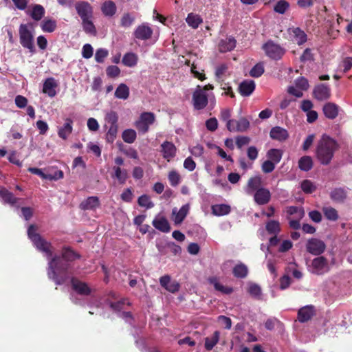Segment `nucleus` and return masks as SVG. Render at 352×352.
I'll return each mask as SVG.
<instances>
[{
	"label": "nucleus",
	"instance_id": "obj_55",
	"mask_svg": "<svg viewBox=\"0 0 352 352\" xmlns=\"http://www.w3.org/2000/svg\"><path fill=\"white\" fill-rule=\"evenodd\" d=\"M135 17L129 13L124 14L122 18L120 24L124 28L130 27L134 22Z\"/></svg>",
	"mask_w": 352,
	"mask_h": 352
},
{
	"label": "nucleus",
	"instance_id": "obj_38",
	"mask_svg": "<svg viewBox=\"0 0 352 352\" xmlns=\"http://www.w3.org/2000/svg\"><path fill=\"white\" fill-rule=\"evenodd\" d=\"M313 160L310 156H303L298 161V167L301 170L309 171L312 168Z\"/></svg>",
	"mask_w": 352,
	"mask_h": 352
},
{
	"label": "nucleus",
	"instance_id": "obj_53",
	"mask_svg": "<svg viewBox=\"0 0 352 352\" xmlns=\"http://www.w3.org/2000/svg\"><path fill=\"white\" fill-rule=\"evenodd\" d=\"M168 178L172 186H177L181 180L179 174L175 170L170 171L168 175Z\"/></svg>",
	"mask_w": 352,
	"mask_h": 352
},
{
	"label": "nucleus",
	"instance_id": "obj_59",
	"mask_svg": "<svg viewBox=\"0 0 352 352\" xmlns=\"http://www.w3.org/2000/svg\"><path fill=\"white\" fill-rule=\"evenodd\" d=\"M295 85L301 90L305 91L309 88V82L305 77H299L295 80Z\"/></svg>",
	"mask_w": 352,
	"mask_h": 352
},
{
	"label": "nucleus",
	"instance_id": "obj_47",
	"mask_svg": "<svg viewBox=\"0 0 352 352\" xmlns=\"http://www.w3.org/2000/svg\"><path fill=\"white\" fill-rule=\"evenodd\" d=\"M219 338V331H215L211 337H208L205 340V347L208 350H211L218 342Z\"/></svg>",
	"mask_w": 352,
	"mask_h": 352
},
{
	"label": "nucleus",
	"instance_id": "obj_61",
	"mask_svg": "<svg viewBox=\"0 0 352 352\" xmlns=\"http://www.w3.org/2000/svg\"><path fill=\"white\" fill-rule=\"evenodd\" d=\"M107 75L111 78L118 77L120 74V69L116 65H111L107 68Z\"/></svg>",
	"mask_w": 352,
	"mask_h": 352
},
{
	"label": "nucleus",
	"instance_id": "obj_49",
	"mask_svg": "<svg viewBox=\"0 0 352 352\" xmlns=\"http://www.w3.org/2000/svg\"><path fill=\"white\" fill-rule=\"evenodd\" d=\"M289 8V3L287 1L285 0H280L278 1L274 6V10L278 14H283L286 12Z\"/></svg>",
	"mask_w": 352,
	"mask_h": 352
},
{
	"label": "nucleus",
	"instance_id": "obj_42",
	"mask_svg": "<svg viewBox=\"0 0 352 352\" xmlns=\"http://www.w3.org/2000/svg\"><path fill=\"white\" fill-rule=\"evenodd\" d=\"M92 19H82V26L83 30L87 33L91 35H96V29L95 25H94Z\"/></svg>",
	"mask_w": 352,
	"mask_h": 352
},
{
	"label": "nucleus",
	"instance_id": "obj_60",
	"mask_svg": "<svg viewBox=\"0 0 352 352\" xmlns=\"http://www.w3.org/2000/svg\"><path fill=\"white\" fill-rule=\"evenodd\" d=\"M94 50L92 46L89 44H85L82 48V56L84 58L89 59L92 57Z\"/></svg>",
	"mask_w": 352,
	"mask_h": 352
},
{
	"label": "nucleus",
	"instance_id": "obj_6",
	"mask_svg": "<svg viewBox=\"0 0 352 352\" xmlns=\"http://www.w3.org/2000/svg\"><path fill=\"white\" fill-rule=\"evenodd\" d=\"M155 120V116L153 113L144 112L140 114L139 119L135 122L134 125L140 133H146Z\"/></svg>",
	"mask_w": 352,
	"mask_h": 352
},
{
	"label": "nucleus",
	"instance_id": "obj_23",
	"mask_svg": "<svg viewBox=\"0 0 352 352\" xmlns=\"http://www.w3.org/2000/svg\"><path fill=\"white\" fill-rule=\"evenodd\" d=\"M270 137L273 140L283 142L288 138L289 134L286 129L280 126H275L270 131Z\"/></svg>",
	"mask_w": 352,
	"mask_h": 352
},
{
	"label": "nucleus",
	"instance_id": "obj_31",
	"mask_svg": "<svg viewBox=\"0 0 352 352\" xmlns=\"http://www.w3.org/2000/svg\"><path fill=\"white\" fill-rule=\"evenodd\" d=\"M113 170L112 177L117 179L120 184H124L128 178L127 170L120 166H113Z\"/></svg>",
	"mask_w": 352,
	"mask_h": 352
},
{
	"label": "nucleus",
	"instance_id": "obj_29",
	"mask_svg": "<svg viewBox=\"0 0 352 352\" xmlns=\"http://www.w3.org/2000/svg\"><path fill=\"white\" fill-rule=\"evenodd\" d=\"M236 47V40L232 37H228L221 40L219 45L221 52H226L232 50Z\"/></svg>",
	"mask_w": 352,
	"mask_h": 352
},
{
	"label": "nucleus",
	"instance_id": "obj_1",
	"mask_svg": "<svg viewBox=\"0 0 352 352\" xmlns=\"http://www.w3.org/2000/svg\"><path fill=\"white\" fill-rule=\"evenodd\" d=\"M78 255L69 248L63 250L62 256H55L49 260L47 276L56 285H61L69 278V262L75 260Z\"/></svg>",
	"mask_w": 352,
	"mask_h": 352
},
{
	"label": "nucleus",
	"instance_id": "obj_58",
	"mask_svg": "<svg viewBox=\"0 0 352 352\" xmlns=\"http://www.w3.org/2000/svg\"><path fill=\"white\" fill-rule=\"evenodd\" d=\"M264 72V67L263 64L258 63L254 66V67L250 70V74L251 76L254 78L260 77Z\"/></svg>",
	"mask_w": 352,
	"mask_h": 352
},
{
	"label": "nucleus",
	"instance_id": "obj_16",
	"mask_svg": "<svg viewBox=\"0 0 352 352\" xmlns=\"http://www.w3.org/2000/svg\"><path fill=\"white\" fill-rule=\"evenodd\" d=\"M270 199L271 192L267 188H259L254 193V200L258 205H265Z\"/></svg>",
	"mask_w": 352,
	"mask_h": 352
},
{
	"label": "nucleus",
	"instance_id": "obj_43",
	"mask_svg": "<svg viewBox=\"0 0 352 352\" xmlns=\"http://www.w3.org/2000/svg\"><path fill=\"white\" fill-rule=\"evenodd\" d=\"M56 21L54 19H45L42 21L41 27L45 32H53L56 28Z\"/></svg>",
	"mask_w": 352,
	"mask_h": 352
},
{
	"label": "nucleus",
	"instance_id": "obj_44",
	"mask_svg": "<svg viewBox=\"0 0 352 352\" xmlns=\"http://www.w3.org/2000/svg\"><path fill=\"white\" fill-rule=\"evenodd\" d=\"M44 14V8L41 5L36 4L33 6L30 16L35 21H39L43 18Z\"/></svg>",
	"mask_w": 352,
	"mask_h": 352
},
{
	"label": "nucleus",
	"instance_id": "obj_40",
	"mask_svg": "<svg viewBox=\"0 0 352 352\" xmlns=\"http://www.w3.org/2000/svg\"><path fill=\"white\" fill-rule=\"evenodd\" d=\"M186 21L188 25L194 29L197 28L203 21L200 16L193 13L188 14Z\"/></svg>",
	"mask_w": 352,
	"mask_h": 352
},
{
	"label": "nucleus",
	"instance_id": "obj_57",
	"mask_svg": "<svg viewBox=\"0 0 352 352\" xmlns=\"http://www.w3.org/2000/svg\"><path fill=\"white\" fill-rule=\"evenodd\" d=\"M228 71V66L227 64H221L216 67L215 76L218 79H221Z\"/></svg>",
	"mask_w": 352,
	"mask_h": 352
},
{
	"label": "nucleus",
	"instance_id": "obj_14",
	"mask_svg": "<svg viewBox=\"0 0 352 352\" xmlns=\"http://www.w3.org/2000/svg\"><path fill=\"white\" fill-rule=\"evenodd\" d=\"M313 94L318 100H325L329 98L331 89L328 85L321 83L314 87Z\"/></svg>",
	"mask_w": 352,
	"mask_h": 352
},
{
	"label": "nucleus",
	"instance_id": "obj_11",
	"mask_svg": "<svg viewBox=\"0 0 352 352\" xmlns=\"http://www.w3.org/2000/svg\"><path fill=\"white\" fill-rule=\"evenodd\" d=\"M325 248L324 243L317 239H311L307 243V250L314 255L321 254L324 251Z\"/></svg>",
	"mask_w": 352,
	"mask_h": 352
},
{
	"label": "nucleus",
	"instance_id": "obj_56",
	"mask_svg": "<svg viewBox=\"0 0 352 352\" xmlns=\"http://www.w3.org/2000/svg\"><path fill=\"white\" fill-rule=\"evenodd\" d=\"M352 67V58L347 57L344 58L339 65L338 69L344 73L348 72Z\"/></svg>",
	"mask_w": 352,
	"mask_h": 352
},
{
	"label": "nucleus",
	"instance_id": "obj_46",
	"mask_svg": "<svg viewBox=\"0 0 352 352\" xmlns=\"http://www.w3.org/2000/svg\"><path fill=\"white\" fill-rule=\"evenodd\" d=\"M248 267L244 264H238L233 268V274L237 278H245L248 274Z\"/></svg>",
	"mask_w": 352,
	"mask_h": 352
},
{
	"label": "nucleus",
	"instance_id": "obj_2",
	"mask_svg": "<svg viewBox=\"0 0 352 352\" xmlns=\"http://www.w3.org/2000/svg\"><path fill=\"white\" fill-rule=\"evenodd\" d=\"M338 148L337 142L330 137L323 135L316 147V157L323 165L329 164Z\"/></svg>",
	"mask_w": 352,
	"mask_h": 352
},
{
	"label": "nucleus",
	"instance_id": "obj_41",
	"mask_svg": "<svg viewBox=\"0 0 352 352\" xmlns=\"http://www.w3.org/2000/svg\"><path fill=\"white\" fill-rule=\"evenodd\" d=\"M283 151L280 149L272 148L267 153V157L270 160L276 164H278L282 158Z\"/></svg>",
	"mask_w": 352,
	"mask_h": 352
},
{
	"label": "nucleus",
	"instance_id": "obj_22",
	"mask_svg": "<svg viewBox=\"0 0 352 352\" xmlns=\"http://www.w3.org/2000/svg\"><path fill=\"white\" fill-rule=\"evenodd\" d=\"M73 121L70 118H67L65 122L62 126L58 129V135L63 140H66L72 133L73 130Z\"/></svg>",
	"mask_w": 352,
	"mask_h": 352
},
{
	"label": "nucleus",
	"instance_id": "obj_50",
	"mask_svg": "<svg viewBox=\"0 0 352 352\" xmlns=\"http://www.w3.org/2000/svg\"><path fill=\"white\" fill-rule=\"evenodd\" d=\"M323 212L325 217L331 221H336L338 218L337 210L332 207H324L323 208Z\"/></svg>",
	"mask_w": 352,
	"mask_h": 352
},
{
	"label": "nucleus",
	"instance_id": "obj_37",
	"mask_svg": "<svg viewBox=\"0 0 352 352\" xmlns=\"http://www.w3.org/2000/svg\"><path fill=\"white\" fill-rule=\"evenodd\" d=\"M212 212L216 216H223L230 213V206L228 204H216L212 206Z\"/></svg>",
	"mask_w": 352,
	"mask_h": 352
},
{
	"label": "nucleus",
	"instance_id": "obj_45",
	"mask_svg": "<svg viewBox=\"0 0 352 352\" xmlns=\"http://www.w3.org/2000/svg\"><path fill=\"white\" fill-rule=\"evenodd\" d=\"M137 138V133L133 129H126L122 132V138L126 143L132 144Z\"/></svg>",
	"mask_w": 352,
	"mask_h": 352
},
{
	"label": "nucleus",
	"instance_id": "obj_4",
	"mask_svg": "<svg viewBox=\"0 0 352 352\" xmlns=\"http://www.w3.org/2000/svg\"><path fill=\"white\" fill-rule=\"evenodd\" d=\"M28 235L36 249L43 253L48 259L52 255L51 244L44 240L36 232V228L33 225L29 226Z\"/></svg>",
	"mask_w": 352,
	"mask_h": 352
},
{
	"label": "nucleus",
	"instance_id": "obj_19",
	"mask_svg": "<svg viewBox=\"0 0 352 352\" xmlns=\"http://www.w3.org/2000/svg\"><path fill=\"white\" fill-rule=\"evenodd\" d=\"M177 148L170 142L165 141L161 144V152L163 157L168 161L175 156Z\"/></svg>",
	"mask_w": 352,
	"mask_h": 352
},
{
	"label": "nucleus",
	"instance_id": "obj_24",
	"mask_svg": "<svg viewBox=\"0 0 352 352\" xmlns=\"http://www.w3.org/2000/svg\"><path fill=\"white\" fill-rule=\"evenodd\" d=\"M314 314V307L307 305L299 309L298 312V319L300 322H305L310 320Z\"/></svg>",
	"mask_w": 352,
	"mask_h": 352
},
{
	"label": "nucleus",
	"instance_id": "obj_28",
	"mask_svg": "<svg viewBox=\"0 0 352 352\" xmlns=\"http://www.w3.org/2000/svg\"><path fill=\"white\" fill-rule=\"evenodd\" d=\"M100 206L98 197L95 196L89 197L84 200L80 204V208L82 210H94Z\"/></svg>",
	"mask_w": 352,
	"mask_h": 352
},
{
	"label": "nucleus",
	"instance_id": "obj_10",
	"mask_svg": "<svg viewBox=\"0 0 352 352\" xmlns=\"http://www.w3.org/2000/svg\"><path fill=\"white\" fill-rule=\"evenodd\" d=\"M152 34L153 29L146 23L138 25L133 32L135 38L141 41H146L151 38Z\"/></svg>",
	"mask_w": 352,
	"mask_h": 352
},
{
	"label": "nucleus",
	"instance_id": "obj_62",
	"mask_svg": "<svg viewBox=\"0 0 352 352\" xmlns=\"http://www.w3.org/2000/svg\"><path fill=\"white\" fill-rule=\"evenodd\" d=\"M275 164H276L270 160H266L262 164V170L265 173H272L275 168Z\"/></svg>",
	"mask_w": 352,
	"mask_h": 352
},
{
	"label": "nucleus",
	"instance_id": "obj_64",
	"mask_svg": "<svg viewBox=\"0 0 352 352\" xmlns=\"http://www.w3.org/2000/svg\"><path fill=\"white\" fill-rule=\"evenodd\" d=\"M248 292L252 296L256 298H258L261 294V287L256 284H251L249 286Z\"/></svg>",
	"mask_w": 352,
	"mask_h": 352
},
{
	"label": "nucleus",
	"instance_id": "obj_35",
	"mask_svg": "<svg viewBox=\"0 0 352 352\" xmlns=\"http://www.w3.org/2000/svg\"><path fill=\"white\" fill-rule=\"evenodd\" d=\"M208 282L214 286L216 290L223 294H228L232 292V289L231 287H225L221 285L216 277H210L208 278Z\"/></svg>",
	"mask_w": 352,
	"mask_h": 352
},
{
	"label": "nucleus",
	"instance_id": "obj_27",
	"mask_svg": "<svg viewBox=\"0 0 352 352\" xmlns=\"http://www.w3.org/2000/svg\"><path fill=\"white\" fill-rule=\"evenodd\" d=\"M72 285L73 289L80 295H88L91 292L90 288L86 283L77 279L72 278Z\"/></svg>",
	"mask_w": 352,
	"mask_h": 352
},
{
	"label": "nucleus",
	"instance_id": "obj_48",
	"mask_svg": "<svg viewBox=\"0 0 352 352\" xmlns=\"http://www.w3.org/2000/svg\"><path fill=\"white\" fill-rule=\"evenodd\" d=\"M138 203L140 206L144 207L146 209H150L154 207L153 202L151 200L150 197L146 195L140 196L138 199Z\"/></svg>",
	"mask_w": 352,
	"mask_h": 352
},
{
	"label": "nucleus",
	"instance_id": "obj_34",
	"mask_svg": "<svg viewBox=\"0 0 352 352\" xmlns=\"http://www.w3.org/2000/svg\"><path fill=\"white\" fill-rule=\"evenodd\" d=\"M285 211L288 215L287 219H289L290 216H294V218L298 219H302L305 215V211L302 208L297 206H288L286 208Z\"/></svg>",
	"mask_w": 352,
	"mask_h": 352
},
{
	"label": "nucleus",
	"instance_id": "obj_3",
	"mask_svg": "<svg viewBox=\"0 0 352 352\" xmlns=\"http://www.w3.org/2000/svg\"><path fill=\"white\" fill-rule=\"evenodd\" d=\"M212 89L213 86L210 84L204 87L197 86L192 94V103L195 109H203L208 104V100L214 99V96L212 93H207L208 91Z\"/></svg>",
	"mask_w": 352,
	"mask_h": 352
},
{
	"label": "nucleus",
	"instance_id": "obj_5",
	"mask_svg": "<svg viewBox=\"0 0 352 352\" xmlns=\"http://www.w3.org/2000/svg\"><path fill=\"white\" fill-rule=\"evenodd\" d=\"M19 40L21 45L30 50V52H34L33 27L31 23L21 24L19 29Z\"/></svg>",
	"mask_w": 352,
	"mask_h": 352
},
{
	"label": "nucleus",
	"instance_id": "obj_13",
	"mask_svg": "<svg viewBox=\"0 0 352 352\" xmlns=\"http://www.w3.org/2000/svg\"><path fill=\"white\" fill-rule=\"evenodd\" d=\"M190 205L186 204L181 207L179 210L173 208L172 210V219L175 225H179L184 220L189 212Z\"/></svg>",
	"mask_w": 352,
	"mask_h": 352
},
{
	"label": "nucleus",
	"instance_id": "obj_15",
	"mask_svg": "<svg viewBox=\"0 0 352 352\" xmlns=\"http://www.w3.org/2000/svg\"><path fill=\"white\" fill-rule=\"evenodd\" d=\"M58 87V83L52 77L45 79L43 86V92L50 98H54L56 94V89Z\"/></svg>",
	"mask_w": 352,
	"mask_h": 352
},
{
	"label": "nucleus",
	"instance_id": "obj_39",
	"mask_svg": "<svg viewBox=\"0 0 352 352\" xmlns=\"http://www.w3.org/2000/svg\"><path fill=\"white\" fill-rule=\"evenodd\" d=\"M129 89L127 85L124 83L119 85L116 89L115 96L119 99L126 100L129 98Z\"/></svg>",
	"mask_w": 352,
	"mask_h": 352
},
{
	"label": "nucleus",
	"instance_id": "obj_52",
	"mask_svg": "<svg viewBox=\"0 0 352 352\" xmlns=\"http://www.w3.org/2000/svg\"><path fill=\"white\" fill-rule=\"evenodd\" d=\"M109 52L107 49L99 48L96 50L95 54V60L98 63H102L104 59L108 56Z\"/></svg>",
	"mask_w": 352,
	"mask_h": 352
},
{
	"label": "nucleus",
	"instance_id": "obj_7",
	"mask_svg": "<svg viewBox=\"0 0 352 352\" xmlns=\"http://www.w3.org/2000/svg\"><path fill=\"white\" fill-rule=\"evenodd\" d=\"M309 268L311 273L317 275L324 274L329 270L328 261L323 256H318L313 259Z\"/></svg>",
	"mask_w": 352,
	"mask_h": 352
},
{
	"label": "nucleus",
	"instance_id": "obj_32",
	"mask_svg": "<svg viewBox=\"0 0 352 352\" xmlns=\"http://www.w3.org/2000/svg\"><path fill=\"white\" fill-rule=\"evenodd\" d=\"M266 231L269 234L278 235L280 232V223L276 220L268 221L265 224Z\"/></svg>",
	"mask_w": 352,
	"mask_h": 352
},
{
	"label": "nucleus",
	"instance_id": "obj_18",
	"mask_svg": "<svg viewBox=\"0 0 352 352\" xmlns=\"http://www.w3.org/2000/svg\"><path fill=\"white\" fill-rule=\"evenodd\" d=\"M160 283L162 287L171 293H175L179 289V284L176 280H171L168 275L162 276L160 278Z\"/></svg>",
	"mask_w": 352,
	"mask_h": 352
},
{
	"label": "nucleus",
	"instance_id": "obj_33",
	"mask_svg": "<svg viewBox=\"0 0 352 352\" xmlns=\"http://www.w3.org/2000/svg\"><path fill=\"white\" fill-rule=\"evenodd\" d=\"M101 10L104 16H112L116 12V6L112 1H107L102 3Z\"/></svg>",
	"mask_w": 352,
	"mask_h": 352
},
{
	"label": "nucleus",
	"instance_id": "obj_54",
	"mask_svg": "<svg viewBox=\"0 0 352 352\" xmlns=\"http://www.w3.org/2000/svg\"><path fill=\"white\" fill-rule=\"evenodd\" d=\"M331 197L335 201H340L346 197V193L344 190L341 188H336L331 191Z\"/></svg>",
	"mask_w": 352,
	"mask_h": 352
},
{
	"label": "nucleus",
	"instance_id": "obj_30",
	"mask_svg": "<svg viewBox=\"0 0 352 352\" xmlns=\"http://www.w3.org/2000/svg\"><path fill=\"white\" fill-rule=\"evenodd\" d=\"M0 197L4 203L9 204L11 206H14L19 200V199L16 198L12 192L4 188L0 189Z\"/></svg>",
	"mask_w": 352,
	"mask_h": 352
},
{
	"label": "nucleus",
	"instance_id": "obj_12",
	"mask_svg": "<svg viewBox=\"0 0 352 352\" xmlns=\"http://www.w3.org/2000/svg\"><path fill=\"white\" fill-rule=\"evenodd\" d=\"M250 126L249 121L242 118L239 120H232L227 123V129L230 132L245 131Z\"/></svg>",
	"mask_w": 352,
	"mask_h": 352
},
{
	"label": "nucleus",
	"instance_id": "obj_9",
	"mask_svg": "<svg viewBox=\"0 0 352 352\" xmlns=\"http://www.w3.org/2000/svg\"><path fill=\"white\" fill-rule=\"evenodd\" d=\"M75 8L81 20L93 18V8L89 2L85 1H78L76 3Z\"/></svg>",
	"mask_w": 352,
	"mask_h": 352
},
{
	"label": "nucleus",
	"instance_id": "obj_36",
	"mask_svg": "<svg viewBox=\"0 0 352 352\" xmlns=\"http://www.w3.org/2000/svg\"><path fill=\"white\" fill-rule=\"evenodd\" d=\"M138 60V56L133 52L125 54L122 58V63L129 67H133L137 65Z\"/></svg>",
	"mask_w": 352,
	"mask_h": 352
},
{
	"label": "nucleus",
	"instance_id": "obj_17",
	"mask_svg": "<svg viewBox=\"0 0 352 352\" xmlns=\"http://www.w3.org/2000/svg\"><path fill=\"white\" fill-rule=\"evenodd\" d=\"M152 225L158 230L168 233L170 230V224L165 217L161 214L157 215L152 221Z\"/></svg>",
	"mask_w": 352,
	"mask_h": 352
},
{
	"label": "nucleus",
	"instance_id": "obj_8",
	"mask_svg": "<svg viewBox=\"0 0 352 352\" xmlns=\"http://www.w3.org/2000/svg\"><path fill=\"white\" fill-rule=\"evenodd\" d=\"M263 49L266 55L272 59H280L285 54V50L278 45L269 41L263 45Z\"/></svg>",
	"mask_w": 352,
	"mask_h": 352
},
{
	"label": "nucleus",
	"instance_id": "obj_20",
	"mask_svg": "<svg viewBox=\"0 0 352 352\" xmlns=\"http://www.w3.org/2000/svg\"><path fill=\"white\" fill-rule=\"evenodd\" d=\"M262 178L261 176L256 175L249 179L247 186L244 190L248 195H252L258 189L261 188Z\"/></svg>",
	"mask_w": 352,
	"mask_h": 352
},
{
	"label": "nucleus",
	"instance_id": "obj_21",
	"mask_svg": "<svg viewBox=\"0 0 352 352\" xmlns=\"http://www.w3.org/2000/svg\"><path fill=\"white\" fill-rule=\"evenodd\" d=\"M288 33L298 45H302L307 41V34L299 28H289Z\"/></svg>",
	"mask_w": 352,
	"mask_h": 352
},
{
	"label": "nucleus",
	"instance_id": "obj_26",
	"mask_svg": "<svg viewBox=\"0 0 352 352\" xmlns=\"http://www.w3.org/2000/svg\"><path fill=\"white\" fill-rule=\"evenodd\" d=\"M239 89L243 96H249L255 89V83L252 80H246L241 82Z\"/></svg>",
	"mask_w": 352,
	"mask_h": 352
},
{
	"label": "nucleus",
	"instance_id": "obj_51",
	"mask_svg": "<svg viewBox=\"0 0 352 352\" xmlns=\"http://www.w3.org/2000/svg\"><path fill=\"white\" fill-rule=\"evenodd\" d=\"M301 189L305 193H311L315 191L316 186L311 181L305 179L301 182Z\"/></svg>",
	"mask_w": 352,
	"mask_h": 352
},
{
	"label": "nucleus",
	"instance_id": "obj_63",
	"mask_svg": "<svg viewBox=\"0 0 352 352\" xmlns=\"http://www.w3.org/2000/svg\"><path fill=\"white\" fill-rule=\"evenodd\" d=\"M292 246L293 243L290 240H284L280 243L278 250L280 252H285L289 250L292 248Z\"/></svg>",
	"mask_w": 352,
	"mask_h": 352
},
{
	"label": "nucleus",
	"instance_id": "obj_25",
	"mask_svg": "<svg viewBox=\"0 0 352 352\" xmlns=\"http://www.w3.org/2000/svg\"><path fill=\"white\" fill-rule=\"evenodd\" d=\"M339 112V107L333 102H327L323 107V113L329 119L336 118Z\"/></svg>",
	"mask_w": 352,
	"mask_h": 352
}]
</instances>
